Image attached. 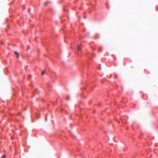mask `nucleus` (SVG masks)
<instances>
[{
	"instance_id": "4",
	"label": "nucleus",
	"mask_w": 158,
	"mask_h": 158,
	"mask_svg": "<svg viewBox=\"0 0 158 158\" xmlns=\"http://www.w3.org/2000/svg\"><path fill=\"white\" fill-rule=\"evenodd\" d=\"M45 73V71H43L42 73V75H43Z\"/></svg>"
},
{
	"instance_id": "5",
	"label": "nucleus",
	"mask_w": 158,
	"mask_h": 158,
	"mask_svg": "<svg viewBox=\"0 0 158 158\" xmlns=\"http://www.w3.org/2000/svg\"><path fill=\"white\" fill-rule=\"evenodd\" d=\"M3 158H6V155H3Z\"/></svg>"
},
{
	"instance_id": "1",
	"label": "nucleus",
	"mask_w": 158,
	"mask_h": 158,
	"mask_svg": "<svg viewBox=\"0 0 158 158\" xmlns=\"http://www.w3.org/2000/svg\"><path fill=\"white\" fill-rule=\"evenodd\" d=\"M82 46L81 45H79L77 46V49L78 51H81V49Z\"/></svg>"
},
{
	"instance_id": "2",
	"label": "nucleus",
	"mask_w": 158,
	"mask_h": 158,
	"mask_svg": "<svg viewBox=\"0 0 158 158\" xmlns=\"http://www.w3.org/2000/svg\"><path fill=\"white\" fill-rule=\"evenodd\" d=\"M15 54L16 55L17 58H19V53L15 51Z\"/></svg>"
},
{
	"instance_id": "3",
	"label": "nucleus",
	"mask_w": 158,
	"mask_h": 158,
	"mask_svg": "<svg viewBox=\"0 0 158 158\" xmlns=\"http://www.w3.org/2000/svg\"><path fill=\"white\" fill-rule=\"evenodd\" d=\"M49 2H48V1L46 2H45L44 3V5H45V6H46V5H47V4H48V3H49Z\"/></svg>"
}]
</instances>
